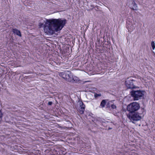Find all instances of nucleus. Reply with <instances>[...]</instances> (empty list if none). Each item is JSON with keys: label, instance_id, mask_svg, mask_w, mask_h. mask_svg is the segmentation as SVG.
<instances>
[{"label": "nucleus", "instance_id": "f257e3e1", "mask_svg": "<svg viewBox=\"0 0 155 155\" xmlns=\"http://www.w3.org/2000/svg\"><path fill=\"white\" fill-rule=\"evenodd\" d=\"M66 23L65 19H47L44 26V31L48 35H52L55 31L61 30Z\"/></svg>", "mask_w": 155, "mask_h": 155}, {"label": "nucleus", "instance_id": "f03ea898", "mask_svg": "<svg viewBox=\"0 0 155 155\" xmlns=\"http://www.w3.org/2000/svg\"><path fill=\"white\" fill-rule=\"evenodd\" d=\"M139 108L140 106L138 103L133 102L128 105L127 109L129 113H133L137 110Z\"/></svg>", "mask_w": 155, "mask_h": 155}, {"label": "nucleus", "instance_id": "7ed1b4c3", "mask_svg": "<svg viewBox=\"0 0 155 155\" xmlns=\"http://www.w3.org/2000/svg\"><path fill=\"white\" fill-rule=\"evenodd\" d=\"M128 118L133 123L134 121H137L141 120V117L139 114L133 112L129 113L127 115Z\"/></svg>", "mask_w": 155, "mask_h": 155}, {"label": "nucleus", "instance_id": "20e7f679", "mask_svg": "<svg viewBox=\"0 0 155 155\" xmlns=\"http://www.w3.org/2000/svg\"><path fill=\"white\" fill-rule=\"evenodd\" d=\"M144 92L140 90H133L131 92V95L135 100L140 99L143 95Z\"/></svg>", "mask_w": 155, "mask_h": 155}, {"label": "nucleus", "instance_id": "39448f33", "mask_svg": "<svg viewBox=\"0 0 155 155\" xmlns=\"http://www.w3.org/2000/svg\"><path fill=\"white\" fill-rule=\"evenodd\" d=\"M79 106L78 107V111L81 114H83L85 110V105L81 101L79 100L78 102Z\"/></svg>", "mask_w": 155, "mask_h": 155}, {"label": "nucleus", "instance_id": "423d86ee", "mask_svg": "<svg viewBox=\"0 0 155 155\" xmlns=\"http://www.w3.org/2000/svg\"><path fill=\"white\" fill-rule=\"evenodd\" d=\"M133 81L131 79H127L125 81V85L128 88L133 89L135 87Z\"/></svg>", "mask_w": 155, "mask_h": 155}, {"label": "nucleus", "instance_id": "0eeeda50", "mask_svg": "<svg viewBox=\"0 0 155 155\" xmlns=\"http://www.w3.org/2000/svg\"><path fill=\"white\" fill-rule=\"evenodd\" d=\"M132 3L130 5V8L133 10H137V5L133 0H131Z\"/></svg>", "mask_w": 155, "mask_h": 155}, {"label": "nucleus", "instance_id": "6e6552de", "mask_svg": "<svg viewBox=\"0 0 155 155\" xmlns=\"http://www.w3.org/2000/svg\"><path fill=\"white\" fill-rule=\"evenodd\" d=\"M70 74V73H67V74H66V77H64V79L66 80L67 81L69 82H71L72 80L71 79V75Z\"/></svg>", "mask_w": 155, "mask_h": 155}, {"label": "nucleus", "instance_id": "1a4fd4ad", "mask_svg": "<svg viewBox=\"0 0 155 155\" xmlns=\"http://www.w3.org/2000/svg\"><path fill=\"white\" fill-rule=\"evenodd\" d=\"M12 32L16 35L21 37V34L20 31L17 29L16 28H13L12 29Z\"/></svg>", "mask_w": 155, "mask_h": 155}, {"label": "nucleus", "instance_id": "9d476101", "mask_svg": "<svg viewBox=\"0 0 155 155\" xmlns=\"http://www.w3.org/2000/svg\"><path fill=\"white\" fill-rule=\"evenodd\" d=\"M106 104V101L105 100H103L101 103L100 106V108H103L105 106Z\"/></svg>", "mask_w": 155, "mask_h": 155}, {"label": "nucleus", "instance_id": "9b49d317", "mask_svg": "<svg viewBox=\"0 0 155 155\" xmlns=\"http://www.w3.org/2000/svg\"><path fill=\"white\" fill-rule=\"evenodd\" d=\"M67 73H69V71H67L61 73L60 74V75L62 77V78L64 79V77H66V74Z\"/></svg>", "mask_w": 155, "mask_h": 155}, {"label": "nucleus", "instance_id": "f8f14e48", "mask_svg": "<svg viewBox=\"0 0 155 155\" xmlns=\"http://www.w3.org/2000/svg\"><path fill=\"white\" fill-rule=\"evenodd\" d=\"M110 106L111 108L113 109V110H115V112H117V111H116L115 110H116V105L114 104H110ZM117 113L116 112L114 114L115 115V114Z\"/></svg>", "mask_w": 155, "mask_h": 155}, {"label": "nucleus", "instance_id": "ddd939ff", "mask_svg": "<svg viewBox=\"0 0 155 155\" xmlns=\"http://www.w3.org/2000/svg\"><path fill=\"white\" fill-rule=\"evenodd\" d=\"M71 79H72V81L71 82H77L78 81V78L74 76H72L71 77Z\"/></svg>", "mask_w": 155, "mask_h": 155}, {"label": "nucleus", "instance_id": "4468645a", "mask_svg": "<svg viewBox=\"0 0 155 155\" xmlns=\"http://www.w3.org/2000/svg\"><path fill=\"white\" fill-rule=\"evenodd\" d=\"M101 96V94H97L96 93H94V96L95 98H97L98 97H100Z\"/></svg>", "mask_w": 155, "mask_h": 155}, {"label": "nucleus", "instance_id": "2eb2a0df", "mask_svg": "<svg viewBox=\"0 0 155 155\" xmlns=\"http://www.w3.org/2000/svg\"><path fill=\"white\" fill-rule=\"evenodd\" d=\"M151 46L153 50L155 48V44L154 42L153 41H152L151 44Z\"/></svg>", "mask_w": 155, "mask_h": 155}, {"label": "nucleus", "instance_id": "dca6fc26", "mask_svg": "<svg viewBox=\"0 0 155 155\" xmlns=\"http://www.w3.org/2000/svg\"><path fill=\"white\" fill-rule=\"evenodd\" d=\"M43 25V24L41 23H40L39 24V26L40 27H42Z\"/></svg>", "mask_w": 155, "mask_h": 155}, {"label": "nucleus", "instance_id": "f3484780", "mask_svg": "<svg viewBox=\"0 0 155 155\" xmlns=\"http://www.w3.org/2000/svg\"><path fill=\"white\" fill-rule=\"evenodd\" d=\"M134 28L133 27L131 28H129L130 30L128 29V30L130 31H132L134 30Z\"/></svg>", "mask_w": 155, "mask_h": 155}, {"label": "nucleus", "instance_id": "a211bd4d", "mask_svg": "<svg viewBox=\"0 0 155 155\" xmlns=\"http://www.w3.org/2000/svg\"><path fill=\"white\" fill-rule=\"evenodd\" d=\"M52 104V102L51 101H49L48 102V104L49 105H51Z\"/></svg>", "mask_w": 155, "mask_h": 155}, {"label": "nucleus", "instance_id": "6ab92c4d", "mask_svg": "<svg viewBox=\"0 0 155 155\" xmlns=\"http://www.w3.org/2000/svg\"><path fill=\"white\" fill-rule=\"evenodd\" d=\"M110 104V103H109L108 104H107V107H110V105H109Z\"/></svg>", "mask_w": 155, "mask_h": 155}, {"label": "nucleus", "instance_id": "aec40b11", "mask_svg": "<svg viewBox=\"0 0 155 155\" xmlns=\"http://www.w3.org/2000/svg\"><path fill=\"white\" fill-rule=\"evenodd\" d=\"M2 114L1 112L0 111V118H1L2 117Z\"/></svg>", "mask_w": 155, "mask_h": 155}, {"label": "nucleus", "instance_id": "412c9836", "mask_svg": "<svg viewBox=\"0 0 155 155\" xmlns=\"http://www.w3.org/2000/svg\"><path fill=\"white\" fill-rule=\"evenodd\" d=\"M140 79L143 82V81H145V80L144 79H143L142 78H141Z\"/></svg>", "mask_w": 155, "mask_h": 155}, {"label": "nucleus", "instance_id": "4be33fe9", "mask_svg": "<svg viewBox=\"0 0 155 155\" xmlns=\"http://www.w3.org/2000/svg\"><path fill=\"white\" fill-rule=\"evenodd\" d=\"M127 28H129V26H127Z\"/></svg>", "mask_w": 155, "mask_h": 155}]
</instances>
